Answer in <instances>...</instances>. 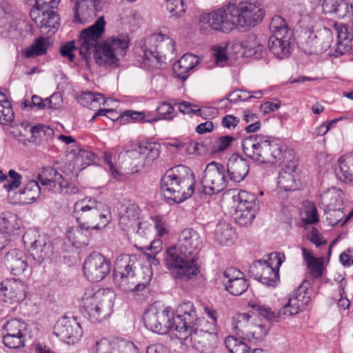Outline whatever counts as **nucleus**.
<instances>
[{
	"label": "nucleus",
	"instance_id": "nucleus-1",
	"mask_svg": "<svg viewBox=\"0 0 353 353\" xmlns=\"http://www.w3.org/2000/svg\"><path fill=\"white\" fill-rule=\"evenodd\" d=\"M265 11L256 0L241 1L238 4L229 2L211 12L204 13L199 19L202 33L210 30L228 33L234 28L249 30L263 19Z\"/></svg>",
	"mask_w": 353,
	"mask_h": 353
},
{
	"label": "nucleus",
	"instance_id": "nucleus-2",
	"mask_svg": "<svg viewBox=\"0 0 353 353\" xmlns=\"http://www.w3.org/2000/svg\"><path fill=\"white\" fill-rule=\"evenodd\" d=\"M201 244L199 233L192 228H186L179 234L176 245L167 249L164 263L176 279L187 281L199 273L197 250Z\"/></svg>",
	"mask_w": 353,
	"mask_h": 353
},
{
	"label": "nucleus",
	"instance_id": "nucleus-3",
	"mask_svg": "<svg viewBox=\"0 0 353 353\" xmlns=\"http://www.w3.org/2000/svg\"><path fill=\"white\" fill-rule=\"evenodd\" d=\"M195 186V176L185 165H178L168 170L161 179V192L170 204L183 203L190 198Z\"/></svg>",
	"mask_w": 353,
	"mask_h": 353
},
{
	"label": "nucleus",
	"instance_id": "nucleus-4",
	"mask_svg": "<svg viewBox=\"0 0 353 353\" xmlns=\"http://www.w3.org/2000/svg\"><path fill=\"white\" fill-rule=\"evenodd\" d=\"M73 216L81 230H101L111 221L110 208L105 203L91 198L77 201Z\"/></svg>",
	"mask_w": 353,
	"mask_h": 353
},
{
	"label": "nucleus",
	"instance_id": "nucleus-5",
	"mask_svg": "<svg viewBox=\"0 0 353 353\" xmlns=\"http://www.w3.org/2000/svg\"><path fill=\"white\" fill-rule=\"evenodd\" d=\"M136 258L133 255L121 254L116 260L114 268V283L123 291L140 292L149 284L152 273L146 269L147 274L143 281L136 272Z\"/></svg>",
	"mask_w": 353,
	"mask_h": 353
},
{
	"label": "nucleus",
	"instance_id": "nucleus-6",
	"mask_svg": "<svg viewBox=\"0 0 353 353\" xmlns=\"http://www.w3.org/2000/svg\"><path fill=\"white\" fill-rule=\"evenodd\" d=\"M241 145L248 157L261 163L280 160L284 148L281 141L263 135H250L243 140Z\"/></svg>",
	"mask_w": 353,
	"mask_h": 353
},
{
	"label": "nucleus",
	"instance_id": "nucleus-7",
	"mask_svg": "<svg viewBox=\"0 0 353 353\" xmlns=\"http://www.w3.org/2000/svg\"><path fill=\"white\" fill-rule=\"evenodd\" d=\"M115 297L110 288L88 290L82 297L81 312L92 323L101 322L112 314Z\"/></svg>",
	"mask_w": 353,
	"mask_h": 353
},
{
	"label": "nucleus",
	"instance_id": "nucleus-8",
	"mask_svg": "<svg viewBox=\"0 0 353 353\" xmlns=\"http://www.w3.org/2000/svg\"><path fill=\"white\" fill-rule=\"evenodd\" d=\"M175 43L161 33L152 34L141 48L143 63L150 69H159L165 65L168 52L174 50Z\"/></svg>",
	"mask_w": 353,
	"mask_h": 353
},
{
	"label": "nucleus",
	"instance_id": "nucleus-9",
	"mask_svg": "<svg viewBox=\"0 0 353 353\" xmlns=\"http://www.w3.org/2000/svg\"><path fill=\"white\" fill-rule=\"evenodd\" d=\"M230 179L224 165L216 161L208 163L204 170L201 181V188L199 192L201 194L212 196L227 188Z\"/></svg>",
	"mask_w": 353,
	"mask_h": 353
},
{
	"label": "nucleus",
	"instance_id": "nucleus-10",
	"mask_svg": "<svg viewBox=\"0 0 353 353\" xmlns=\"http://www.w3.org/2000/svg\"><path fill=\"white\" fill-rule=\"evenodd\" d=\"M174 310L170 307L157 308L149 307L143 314V320L145 327L158 334H165L174 330Z\"/></svg>",
	"mask_w": 353,
	"mask_h": 353
},
{
	"label": "nucleus",
	"instance_id": "nucleus-11",
	"mask_svg": "<svg viewBox=\"0 0 353 353\" xmlns=\"http://www.w3.org/2000/svg\"><path fill=\"white\" fill-rule=\"evenodd\" d=\"M61 0H45L41 4L36 2L30 11V17L37 27L42 29H58L60 17L54 10L57 8Z\"/></svg>",
	"mask_w": 353,
	"mask_h": 353
},
{
	"label": "nucleus",
	"instance_id": "nucleus-12",
	"mask_svg": "<svg viewBox=\"0 0 353 353\" xmlns=\"http://www.w3.org/2000/svg\"><path fill=\"white\" fill-rule=\"evenodd\" d=\"M199 318L194 303L190 301H183L174 311L172 322L174 325V331L177 332L179 336H186L188 332L194 329Z\"/></svg>",
	"mask_w": 353,
	"mask_h": 353
},
{
	"label": "nucleus",
	"instance_id": "nucleus-13",
	"mask_svg": "<svg viewBox=\"0 0 353 353\" xmlns=\"http://www.w3.org/2000/svg\"><path fill=\"white\" fill-rule=\"evenodd\" d=\"M83 270L89 281L99 282L110 274L111 262L101 254L94 252L85 259Z\"/></svg>",
	"mask_w": 353,
	"mask_h": 353
},
{
	"label": "nucleus",
	"instance_id": "nucleus-14",
	"mask_svg": "<svg viewBox=\"0 0 353 353\" xmlns=\"http://www.w3.org/2000/svg\"><path fill=\"white\" fill-rule=\"evenodd\" d=\"M54 334L67 344L77 343L82 336V329L74 318L63 316L54 327Z\"/></svg>",
	"mask_w": 353,
	"mask_h": 353
},
{
	"label": "nucleus",
	"instance_id": "nucleus-15",
	"mask_svg": "<svg viewBox=\"0 0 353 353\" xmlns=\"http://www.w3.org/2000/svg\"><path fill=\"white\" fill-rule=\"evenodd\" d=\"M221 280L225 290L233 296L242 294L249 287L244 273L234 268L226 269L223 272Z\"/></svg>",
	"mask_w": 353,
	"mask_h": 353
},
{
	"label": "nucleus",
	"instance_id": "nucleus-16",
	"mask_svg": "<svg viewBox=\"0 0 353 353\" xmlns=\"http://www.w3.org/2000/svg\"><path fill=\"white\" fill-rule=\"evenodd\" d=\"M310 283L305 281L289 295L288 303L284 305L288 316H293L306 309L311 302L310 292L308 291Z\"/></svg>",
	"mask_w": 353,
	"mask_h": 353
},
{
	"label": "nucleus",
	"instance_id": "nucleus-17",
	"mask_svg": "<svg viewBox=\"0 0 353 353\" xmlns=\"http://www.w3.org/2000/svg\"><path fill=\"white\" fill-rule=\"evenodd\" d=\"M249 272L254 279L268 286L275 287L279 281V270L271 268L261 259L250 265Z\"/></svg>",
	"mask_w": 353,
	"mask_h": 353
},
{
	"label": "nucleus",
	"instance_id": "nucleus-18",
	"mask_svg": "<svg viewBox=\"0 0 353 353\" xmlns=\"http://www.w3.org/2000/svg\"><path fill=\"white\" fill-rule=\"evenodd\" d=\"M26 285L21 279L4 281L1 283L0 297L6 303H19L26 299Z\"/></svg>",
	"mask_w": 353,
	"mask_h": 353
},
{
	"label": "nucleus",
	"instance_id": "nucleus-19",
	"mask_svg": "<svg viewBox=\"0 0 353 353\" xmlns=\"http://www.w3.org/2000/svg\"><path fill=\"white\" fill-rule=\"evenodd\" d=\"M105 23L104 17L102 16L98 18L92 26L81 32L79 40L81 42V53L84 50L85 51L91 50L92 46L97 44L98 39L101 37L105 32Z\"/></svg>",
	"mask_w": 353,
	"mask_h": 353
},
{
	"label": "nucleus",
	"instance_id": "nucleus-20",
	"mask_svg": "<svg viewBox=\"0 0 353 353\" xmlns=\"http://www.w3.org/2000/svg\"><path fill=\"white\" fill-rule=\"evenodd\" d=\"M29 257L19 249L9 250L4 256L5 264L10 272L15 276L29 273Z\"/></svg>",
	"mask_w": 353,
	"mask_h": 353
},
{
	"label": "nucleus",
	"instance_id": "nucleus-21",
	"mask_svg": "<svg viewBox=\"0 0 353 353\" xmlns=\"http://www.w3.org/2000/svg\"><path fill=\"white\" fill-rule=\"evenodd\" d=\"M250 165L247 159L237 154H233L229 158L227 163V174L230 181L240 183L248 175Z\"/></svg>",
	"mask_w": 353,
	"mask_h": 353
},
{
	"label": "nucleus",
	"instance_id": "nucleus-22",
	"mask_svg": "<svg viewBox=\"0 0 353 353\" xmlns=\"http://www.w3.org/2000/svg\"><path fill=\"white\" fill-rule=\"evenodd\" d=\"M343 192L337 188L332 187L320 194V203L325 213L340 211L343 205Z\"/></svg>",
	"mask_w": 353,
	"mask_h": 353
},
{
	"label": "nucleus",
	"instance_id": "nucleus-23",
	"mask_svg": "<svg viewBox=\"0 0 353 353\" xmlns=\"http://www.w3.org/2000/svg\"><path fill=\"white\" fill-rule=\"evenodd\" d=\"M93 57L96 63L99 66L117 68L119 65V59L117 55L110 48L105 42L92 46Z\"/></svg>",
	"mask_w": 353,
	"mask_h": 353
},
{
	"label": "nucleus",
	"instance_id": "nucleus-24",
	"mask_svg": "<svg viewBox=\"0 0 353 353\" xmlns=\"http://www.w3.org/2000/svg\"><path fill=\"white\" fill-rule=\"evenodd\" d=\"M292 34L279 37L271 36L268 41L269 50L278 59H283L290 56L292 50Z\"/></svg>",
	"mask_w": 353,
	"mask_h": 353
},
{
	"label": "nucleus",
	"instance_id": "nucleus-25",
	"mask_svg": "<svg viewBox=\"0 0 353 353\" xmlns=\"http://www.w3.org/2000/svg\"><path fill=\"white\" fill-rule=\"evenodd\" d=\"M180 339H187L190 341L193 347L201 351L207 350L211 347L212 343L217 339L216 334H212L207 332H203L199 330H191L187 335L178 336Z\"/></svg>",
	"mask_w": 353,
	"mask_h": 353
},
{
	"label": "nucleus",
	"instance_id": "nucleus-26",
	"mask_svg": "<svg viewBox=\"0 0 353 353\" xmlns=\"http://www.w3.org/2000/svg\"><path fill=\"white\" fill-rule=\"evenodd\" d=\"M323 11L339 19H343L352 13L350 0H327L322 3Z\"/></svg>",
	"mask_w": 353,
	"mask_h": 353
},
{
	"label": "nucleus",
	"instance_id": "nucleus-27",
	"mask_svg": "<svg viewBox=\"0 0 353 353\" xmlns=\"http://www.w3.org/2000/svg\"><path fill=\"white\" fill-rule=\"evenodd\" d=\"M62 178V175L57 170L50 166L43 168L41 172L37 176L39 183L53 192Z\"/></svg>",
	"mask_w": 353,
	"mask_h": 353
},
{
	"label": "nucleus",
	"instance_id": "nucleus-28",
	"mask_svg": "<svg viewBox=\"0 0 353 353\" xmlns=\"http://www.w3.org/2000/svg\"><path fill=\"white\" fill-rule=\"evenodd\" d=\"M29 253L34 261L41 263L46 259H50L52 253V247L48 240L43 236L38 240L37 244H34L32 248H29Z\"/></svg>",
	"mask_w": 353,
	"mask_h": 353
},
{
	"label": "nucleus",
	"instance_id": "nucleus-29",
	"mask_svg": "<svg viewBox=\"0 0 353 353\" xmlns=\"http://www.w3.org/2000/svg\"><path fill=\"white\" fill-rule=\"evenodd\" d=\"M252 316L249 313L236 314L232 319V329L239 337L245 339L250 338L251 324L249 321Z\"/></svg>",
	"mask_w": 353,
	"mask_h": 353
},
{
	"label": "nucleus",
	"instance_id": "nucleus-30",
	"mask_svg": "<svg viewBox=\"0 0 353 353\" xmlns=\"http://www.w3.org/2000/svg\"><path fill=\"white\" fill-rule=\"evenodd\" d=\"M248 306L268 321H276L278 319L283 316H288L286 307L284 305L277 312L273 311L270 307L262 305L255 301H249Z\"/></svg>",
	"mask_w": 353,
	"mask_h": 353
},
{
	"label": "nucleus",
	"instance_id": "nucleus-31",
	"mask_svg": "<svg viewBox=\"0 0 353 353\" xmlns=\"http://www.w3.org/2000/svg\"><path fill=\"white\" fill-rule=\"evenodd\" d=\"M225 345L230 353H265L260 348L251 350L248 344L234 336H228L225 339Z\"/></svg>",
	"mask_w": 353,
	"mask_h": 353
},
{
	"label": "nucleus",
	"instance_id": "nucleus-32",
	"mask_svg": "<svg viewBox=\"0 0 353 353\" xmlns=\"http://www.w3.org/2000/svg\"><path fill=\"white\" fill-rule=\"evenodd\" d=\"M235 201H238L239 210H248L252 212H257L259 209V202L256 196L246 190H241Z\"/></svg>",
	"mask_w": 353,
	"mask_h": 353
},
{
	"label": "nucleus",
	"instance_id": "nucleus-33",
	"mask_svg": "<svg viewBox=\"0 0 353 353\" xmlns=\"http://www.w3.org/2000/svg\"><path fill=\"white\" fill-rule=\"evenodd\" d=\"M214 236L219 244L230 245L233 243L235 232L225 222L219 223L214 230Z\"/></svg>",
	"mask_w": 353,
	"mask_h": 353
},
{
	"label": "nucleus",
	"instance_id": "nucleus-34",
	"mask_svg": "<svg viewBox=\"0 0 353 353\" xmlns=\"http://www.w3.org/2000/svg\"><path fill=\"white\" fill-rule=\"evenodd\" d=\"M130 39L125 34H120L117 36H112L107 39L105 42L110 48L118 56H123L125 50L128 48Z\"/></svg>",
	"mask_w": 353,
	"mask_h": 353
},
{
	"label": "nucleus",
	"instance_id": "nucleus-35",
	"mask_svg": "<svg viewBox=\"0 0 353 353\" xmlns=\"http://www.w3.org/2000/svg\"><path fill=\"white\" fill-rule=\"evenodd\" d=\"M49 48L48 39L43 37L36 39L30 47L27 48L24 52L26 58H35L47 54Z\"/></svg>",
	"mask_w": 353,
	"mask_h": 353
},
{
	"label": "nucleus",
	"instance_id": "nucleus-36",
	"mask_svg": "<svg viewBox=\"0 0 353 353\" xmlns=\"http://www.w3.org/2000/svg\"><path fill=\"white\" fill-rule=\"evenodd\" d=\"M241 46L245 49V53L248 56H254L255 58L261 57L263 52L264 46L261 43L259 39L254 34H250L242 41Z\"/></svg>",
	"mask_w": 353,
	"mask_h": 353
},
{
	"label": "nucleus",
	"instance_id": "nucleus-37",
	"mask_svg": "<svg viewBox=\"0 0 353 353\" xmlns=\"http://www.w3.org/2000/svg\"><path fill=\"white\" fill-rule=\"evenodd\" d=\"M339 165V171L336 172L339 179L344 182L353 181V153L344 159L340 157Z\"/></svg>",
	"mask_w": 353,
	"mask_h": 353
},
{
	"label": "nucleus",
	"instance_id": "nucleus-38",
	"mask_svg": "<svg viewBox=\"0 0 353 353\" xmlns=\"http://www.w3.org/2000/svg\"><path fill=\"white\" fill-rule=\"evenodd\" d=\"M277 185L281 190L285 192L294 191L298 188L294 175L290 169H282L278 176Z\"/></svg>",
	"mask_w": 353,
	"mask_h": 353
},
{
	"label": "nucleus",
	"instance_id": "nucleus-39",
	"mask_svg": "<svg viewBox=\"0 0 353 353\" xmlns=\"http://www.w3.org/2000/svg\"><path fill=\"white\" fill-rule=\"evenodd\" d=\"M19 192L21 195H23V199L28 203H32L41 195V188L37 181L30 180L19 190Z\"/></svg>",
	"mask_w": 353,
	"mask_h": 353
},
{
	"label": "nucleus",
	"instance_id": "nucleus-40",
	"mask_svg": "<svg viewBox=\"0 0 353 353\" xmlns=\"http://www.w3.org/2000/svg\"><path fill=\"white\" fill-rule=\"evenodd\" d=\"M137 152L154 161L160 155L161 145L157 142L141 141L139 143Z\"/></svg>",
	"mask_w": 353,
	"mask_h": 353
},
{
	"label": "nucleus",
	"instance_id": "nucleus-41",
	"mask_svg": "<svg viewBox=\"0 0 353 353\" xmlns=\"http://www.w3.org/2000/svg\"><path fill=\"white\" fill-rule=\"evenodd\" d=\"M79 102L85 107L92 109L97 105L105 103L104 97L101 93H94L90 91L83 92L79 97Z\"/></svg>",
	"mask_w": 353,
	"mask_h": 353
},
{
	"label": "nucleus",
	"instance_id": "nucleus-42",
	"mask_svg": "<svg viewBox=\"0 0 353 353\" xmlns=\"http://www.w3.org/2000/svg\"><path fill=\"white\" fill-rule=\"evenodd\" d=\"M26 334L5 333L3 343L10 349H21L25 347Z\"/></svg>",
	"mask_w": 353,
	"mask_h": 353
},
{
	"label": "nucleus",
	"instance_id": "nucleus-43",
	"mask_svg": "<svg viewBox=\"0 0 353 353\" xmlns=\"http://www.w3.org/2000/svg\"><path fill=\"white\" fill-rule=\"evenodd\" d=\"M270 30L274 33L273 36L279 37L282 34H292L285 20L280 15H274L270 23Z\"/></svg>",
	"mask_w": 353,
	"mask_h": 353
},
{
	"label": "nucleus",
	"instance_id": "nucleus-44",
	"mask_svg": "<svg viewBox=\"0 0 353 353\" xmlns=\"http://www.w3.org/2000/svg\"><path fill=\"white\" fill-rule=\"evenodd\" d=\"M92 353H118L114 338L111 341L103 339L97 341L93 345Z\"/></svg>",
	"mask_w": 353,
	"mask_h": 353
},
{
	"label": "nucleus",
	"instance_id": "nucleus-45",
	"mask_svg": "<svg viewBox=\"0 0 353 353\" xmlns=\"http://www.w3.org/2000/svg\"><path fill=\"white\" fill-rule=\"evenodd\" d=\"M77 159L81 161L82 165H83L82 169L90 165L99 164L100 161L99 156L96 153L85 149L79 150Z\"/></svg>",
	"mask_w": 353,
	"mask_h": 353
},
{
	"label": "nucleus",
	"instance_id": "nucleus-46",
	"mask_svg": "<svg viewBox=\"0 0 353 353\" xmlns=\"http://www.w3.org/2000/svg\"><path fill=\"white\" fill-rule=\"evenodd\" d=\"M28 325L23 321L17 319L8 320L3 325L6 333L26 334Z\"/></svg>",
	"mask_w": 353,
	"mask_h": 353
},
{
	"label": "nucleus",
	"instance_id": "nucleus-47",
	"mask_svg": "<svg viewBox=\"0 0 353 353\" xmlns=\"http://www.w3.org/2000/svg\"><path fill=\"white\" fill-rule=\"evenodd\" d=\"M74 5L73 8L74 11V22L83 23L85 21V15L84 12H86L89 6L88 0H74Z\"/></svg>",
	"mask_w": 353,
	"mask_h": 353
},
{
	"label": "nucleus",
	"instance_id": "nucleus-48",
	"mask_svg": "<svg viewBox=\"0 0 353 353\" xmlns=\"http://www.w3.org/2000/svg\"><path fill=\"white\" fill-rule=\"evenodd\" d=\"M234 140V137L230 135L221 136L213 142L211 146V152L212 153L223 152L228 148Z\"/></svg>",
	"mask_w": 353,
	"mask_h": 353
},
{
	"label": "nucleus",
	"instance_id": "nucleus-49",
	"mask_svg": "<svg viewBox=\"0 0 353 353\" xmlns=\"http://www.w3.org/2000/svg\"><path fill=\"white\" fill-rule=\"evenodd\" d=\"M185 0H166L167 10L172 13V17H180L185 12Z\"/></svg>",
	"mask_w": 353,
	"mask_h": 353
},
{
	"label": "nucleus",
	"instance_id": "nucleus-50",
	"mask_svg": "<svg viewBox=\"0 0 353 353\" xmlns=\"http://www.w3.org/2000/svg\"><path fill=\"white\" fill-rule=\"evenodd\" d=\"M118 353H139L138 347L130 341L125 339L114 338Z\"/></svg>",
	"mask_w": 353,
	"mask_h": 353
},
{
	"label": "nucleus",
	"instance_id": "nucleus-51",
	"mask_svg": "<svg viewBox=\"0 0 353 353\" xmlns=\"http://www.w3.org/2000/svg\"><path fill=\"white\" fill-rule=\"evenodd\" d=\"M157 112L159 116L154 117L153 119H157V121L161 119L171 120L175 117L174 108L165 101L161 102L157 108Z\"/></svg>",
	"mask_w": 353,
	"mask_h": 353
},
{
	"label": "nucleus",
	"instance_id": "nucleus-52",
	"mask_svg": "<svg viewBox=\"0 0 353 353\" xmlns=\"http://www.w3.org/2000/svg\"><path fill=\"white\" fill-rule=\"evenodd\" d=\"M14 113L10 102H6L0 106V123L9 125L13 121Z\"/></svg>",
	"mask_w": 353,
	"mask_h": 353
},
{
	"label": "nucleus",
	"instance_id": "nucleus-53",
	"mask_svg": "<svg viewBox=\"0 0 353 353\" xmlns=\"http://www.w3.org/2000/svg\"><path fill=\"white\" fill-rule=\"evenodd\" d=\"M199 330L203 332H207L212 334L217 335L216 325L206 320L204 317H199L195 323V327L192 330Z\"/></svg>",
	"mask_w": 353,
	"mask_h": 353
},
{
	"label": "nucleus",
	"instance_id": "nucleus-54",
	"mask_svg": "<svg viewBox=\"0 0 353 353\" xmlns=\"http://www.w3.org/2000/svg\"><path fill=\"white\" fill-rule=\"evenodd\" d=\"M54 192L65 194H77L79 193L80 189L63 177Z\"/></svg>",
	"mask_w": 353,
	"mask_h": 353
},
{
	"label": "nucleus",
	"instance_id": "nucleus-55",
	"mask_svg": "<svg viewBox=\"0 0 353 353\" xmlns=\"http://www.w3.org/2000/svg\"><path fill=\"white\" fill-rule=\"evenodd\" d=\"M8 176L10 179H8L7 183L3 184V188L8 192H10L19 187L21 176L14 170H10L8 172Z\"/></svg>",
	"mask_w": 353,
	"mask_h": 353
},
{
	"label": "nucleus",
	"instance_id": "nucleus-56",
	"mask_svg": "<svg viewBox=\"0 0 353 353\" xmlns=\"http://www.w3.org/2000/svg\"><path fill=\"white\" fill-rule=\"evenodd\" d=\"M43 237V236L40 235L37 231L29 230L23 234V241L26 248L29 251V248H32L34 244H37V241Z\"/></svg>",
	"mask_w": 353,
	"mask_h": 353
},
{
	"label": "nucleus",
	"instance_id": "nucleus-57",
	"mask_svg": "<svg viewBox=\"0 0 353 353\" xmlns=\"http://www.w3.org/2000/svg\"><path fill=\"white\" fill-rule=\"evenodd\" d=\"M251 99L250 92L244 90H236L226 98L230 103H236L238 101H246Z\"/></svg>",
	"mask_w": 353,
	"mask_h": 353
},
{
	"label": "nucleus",
	"instance_id": "nucleus-58",
	"mask_svg": "<svg viewBox=\"0 0 353 353\" xmlns=\"http://www.w3.org/2000/svg\"><path fill=\"white\" fill-rule=\"evenodd\" d=\"M140 214L139 207L135 203H130L125 209V215L121 216V221H125V219H129V222H134L139 219Z\"/></svg>",
	"mask_w": 353,
	"mask_h": 353
},
{
	"label": "nucleus",
	"instance_id": "nucleus-59",
	"mask_svg": "<svg viewBox=\"0 0 353 353\" xmlns=\"http://www.w3.org/2000/svg\"><path fill=\"white\" fill-rule=\"evenodd\" d=\"M103 161L105 164V169L108 170L112 176L115 179H118L121 176L120 171L114 166L112 161V155L109 152H105L103 153Z\"/></svg>",
	"mask_w": 353,
	"mask_h": 353
},
{
	"label": "nucleus",
	"instance_id": "nucleus-60",
	"mask_svg": "<svg viewBox=\"0 0 353 353\" xmlns=\"http://www.w3.org/2000/svg\"><path fill=\"white\" fill-rule=\"evenodd\" d=\"M241 212L237 217V223L241 225H250L256 216L257 212H252L248 210H239Z\"/></svg>",
	"mask_w": 353,
	"mask_h": 353
},
{
	"label": "nucleus",
	"instance_id": "nucleus-61",
	"mask_svg": "<svg viewBox=\"0 0 353 353\" xmlns=\"http://www.w3.org/2000/svg\"><path fill=\"white\" fill-rule=\"evenodd\" d=\"M267 259H263L267 263L271 268H275L279 270V268L281 265L283 259L285 258L284 254H281L279 252H272L267 255Z\"/></svg>",
	"mask_w": 353,
	"mask_h": 353
},
{
	"label": "nucleus",
	"instance_id": "nucleus-62",
	"mask_svg": "<svg viewBox=\"0 0 353 353\" xmlns=\"http://www.w3.org/2000/svg\"><path fill=\"white\" fill-rule=\"evenodd\" d=\"M308 266L312 275L316 278H321L323 274V264L322 259H314L312 262H310Z\"/></svg>",
	"mask_w": 353,
	"mask_h": 353
},
{
	"label": "nucleus",
	"instance_id": "nucleus-63",
	"mask_svg": "<svg viewBox=\"0 0 353 353\" xmlns=\"http://www.w3.org/2000/svg\"><path fill=\"white\" fill-rule=\"evenodd\" d=\"M353 38L346 39L344 40H338L337 46L335 50V56L339 57L350 51L352 48Z\"/></svg>",
	"mask_w": 353,
	"mask_h": 353
},
{
	"label": "nucleus",
	"instance_id": "nucleus-64",
	"mask_svg": "<svg viewBox=\"0 0 353 353\" xmlns=\"http://www.w3.org/2000/svg\"><path fill=\"white\" fill-rule=\"evenodd\" d=\"M307 239L311 243L314 244L316 248L327 244V240L323 239V235L316 228H313L312 230L308 232Z\"/></svg>",
	"mask_w": 353,
	"mask_h": 353
}]
</instances>
